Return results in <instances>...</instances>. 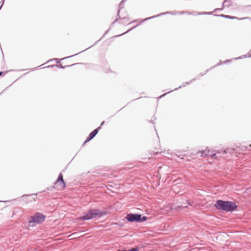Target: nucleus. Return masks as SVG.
Segmentation results:
<instances>
[{
	"instance_id": "obj_7",
	"label": "nucleus",
	"mask_w": 251,
	"mask_h": 251,
	"mask_svg": "<svg viewBox=\"0 0 251 251\" xmlns=\"http://www.w3.org/2000/svg\"><path fill=\"white\" fill-rule=\"evenodd\" d=\"M199 152L201 153V156L206 157L210 154V150L206 148L205 150L199 151Z\"/></svg>"
},
{
	"instance_id": "obj_14",
	"label": "nucleus",
	"mask_w": 251,
	"mask_h": 251,
	"mask_svg": "<svg viewBox=\"0 0 251 251\" xmlns=\"http://www.w3.org/2000/svg\"><path fill=\"white\" fill-rule=\"evenodd\" d=\"M248 17L245 18L244 19H248Z\"/></svg>"
},
{
	"instance_id": "obj_11",
	"label": "nucleus",
	"mask_w": 251,
	"mask_h": 251,
	"mask_svg": "<svg viewBox=\"0 0 251 251\" xmlns=\"http://www.w3.org/2000/svg\"><path fill=\"white\" fill-rule=\"evenodd\" d=\"M147 219V218L145 216L143 217L142 218L141 217V221H145Z\"/></svg>"
},
{
	"instance_id": "obj_8",
	"label": "nucleus",
	"mask_w": 251,
	"mask_h": 251,
	"mask_svg": "<svg viewBox=\"0 0 251 251\" xmlns=\"http://www.w3.org/2000/svg\"><path fill=\"white\" fill-rule=\"evenodd\" d=\"M235 149L232 148H227L226 150L223 151L224 153H229L231 155L234 154V151H235Z\"/></svg>"
},
{
	"instance_id": "obj_4",
	"label": "nucleus",
	"mask_w": 251,
	"mask_h": 251,
	"mask_svg": "<svg viewBox=\"0 0 251 251\" xmlns=\"http://www.w3.org/2000/svg\"><path fill=\"white\" fill-rule=\"evenodd\" d=\"M66 187L65 182L63 179V176L61 173H60L57 179L54 183L53 187L58 191L63 190Z\"/></svg>"
},
{
	"instance_id": "obj_3",
	"label": "nucleus",
	"mask_w": 251,
	"mask_h": 251,
	"mask_svg": "<svg viewBox=\"0 0 251 251\" xmlns=\"http://www.w3.org/2000/svg\"><path fill=\"white\" fill-rule=\"evenodd\" d=\"M46 219V216L40 213H36L29 219V223H34L39 224L43 223Z\"/></svg>"
},
{
	"instance_id": "obj_13",
	"label": "nucleus",
	"mask_w": 251,
	"mask_h": 251,
	"mask_svg": "<svg viewBox=\"0 0 251 251\" xmlns=\"http://www.w3.org/2000/svg\"><path fill=\"white\" fill-rule=\"evenodd\" d=\"M2 73L1 72H0V76L1 75Z\"/></svg>"
},
{
	"instance_id": "obj_5",
	"label": "nucleus",
	"mask_w": 251,
	"mask_h": 251,
	"mask_svg": "<svg viewBox=\"0 0 251 251\" xmlns=\"http://www.w3.org/2000/svg\"><path fill=\"white\" fill-rule=\"evenodd\" d=\"M127 220L131 222H140L141 221V215L129 214L126 216Z\"/></svg>"
},
{
	"instance_id": "obj_15",
	"label": "nucleus",
	"mask_w": 251,
	"mask_h": 251,
	"mask_svg": "<svg viewBox=\"0 0 251 251\" xmlns=\"http://www.w3.org/2000/svg\"><path fill=\"white\" fill-rule=\"evenodd\" d=\"M236 156H237V154H236V153H235V154Z\"/></svg>"
},
{
	"instance_id": "obj_9",
	"label": "nucleus",
	"mask_w": 251,
	"mask_h": 251,
	"mask_svg": "<svg viewBox=\"0 0 251 251\" xmlns=\"http://www.w3.org/2000/svg\"><path fill=\"white\" fill-rule=\"evenodd\" d=\"M138 249L136 248H132L129 250H118L117 251H138Z\"/></svg>"
},
{
	"instance_id": "obj_2",
	"label": "nucleus",
	"mask_w": 251,
	"mask_h": 251,
	"mask_svg": "<svg viewBox=\"0 0 251 251\" xmlns=\"http://www.w3.org/2000/svg\"><path fill=\"white\" fill-rule=\"evenodd\" d=\"M106 213L102 212L99 209H92L88 211L85 215L79 217L80 220H90L92 218L100 217L104 215H106Z\"/></svg>"
},
{
	"instance_id": "obj_10",
	"label": "nucleus",
	"mask_w": 251,
	"mask_h": 251,
	"mask_svg": "<svg viewBox=\"0 0 251 251\" xmlns=\"http://www.w3.org/2000/svg\"><path fill=\"white\" fill-rule=\"evenodd\" d=\"M222 17H225L226 18H229V19H234L235 17H231V16H224V15H222Z\"/></svg>"
},
{
	"instance_id": "obj_1",
	"label": "nucleus",
	"mask_w": 251,
	"mask_h": 251,
	"mask_svg": "<svg viewBox=\"0 0 251 251\" xmlns=\"http://www.w3.org/2000/svg\"><path fill=\"white\" fill-rule=\"evenodd\" d=\"M215 207L219 210H223L226 211H233L236 208L235 203L221 200L217 201L215 204Z\"/></svg>"
},
{
	"instance_id": "obj_6",
	"label": "nucleus",
	"mask_w": 251,
	"mask_h": 251,
	"mask_svg": "<svg viewBox=\"0 0 251 251\" xmlns=\"http://www.w3.org/2000/svg\"><path fill=\"white\" fill-rule=\"evenodd\" d=\"M98 128H97V129H95L94 130H93L92 132H91L90 133V134H89L88 138L85 141V143L88 142L89 141L91 140L92 138H93L95 136V135L98 133Z\"/></svg>"
},
{
	"instance_id": "obj_12",
	"label": "nucleus",
	"mask_w": 251,
	"mask_h": 251,
	"mask_svg": "<svg viewBox=\"0 0 251 251\" xmlns=\"http://www.w3.org/2000/svg\"><path fill=\"white\" fill-rule=\"evenodd\" d=\"M216 156V154H213L211 155V157L212 158H215V157Z\"/></svg>"
}]
</instances>
